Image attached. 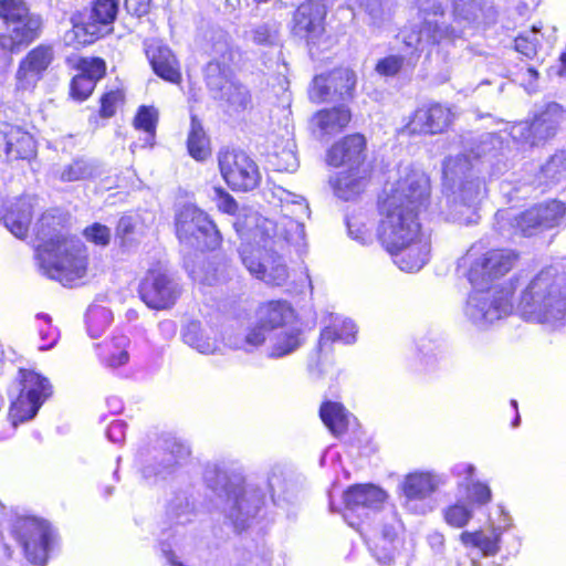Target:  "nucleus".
<instances>
[{
  "label": "nucleus",
  "instance_id": "obj_1",
  "mask_svg": "<svg viewBox=\"0 0 566 566\" xmlns=\"http://www.w3.org/2000/svg\"><path fill=\"white\" fill-rule=\"evenodd\" d=\"M384 193L378 239L401 271L417 272L428 262L431 249L430 237L418 221L429 199V178L421 170L405 167L396 181L386 185Z\"/></svg>",
  "mask_w": 566,
  "mask_h": 566
},
{
  "label": "nucleus",
  "instance_id": "obj_2",
  "mask_svg": "<svg viewBox=\"0 0 566 566\" xmlns=\"http://www.w3.org/2000/svg\"><path fill=\"white\" fill-rule=\"evenodd\" d=\"M418 8V21L406 25L399 33L405 46L413 52H422L443 41L460 39L464 28L490 22L495 17L492 6L481 0H453V20L455 25H448L443 18L441 0H413Z\"/></svg>",
  "mask_w": 566,
  "mask_h": 566
},
{
  "label": "nucleus",
  "instance_id": "obj_3",
  "mask_svg": "<svg viewBox=\"0 0 566 566\" xmlns=\"http://www.w3.org/2000/svg\"><path fill=\"white\" fill-rule=\"evenodd\" d=\"M61 217L44 213L35 224L36 253L44 274L63 285H74L86 273V252L82 242L67 238Z\"/></svg>",
  "mask_w": 566,
  "mask_h": 566
},
{
  "label": "nucleus",
  "instance_id": "obj_4",
  "mask_svg": "<svg viewBox=\"0 0 566 566\" xmlns=\"http://www.w3.org/2000/svg\"><path fill=\"white\" fill-rule=\"evenodd\" d=\"M517 311L528 322H562L566 317V275L552 266L539 271L522 291Z\"/></svg>",
  "mask_w": 566,
  "mask_h": 566
},
{
  "label": "nucleus",
  "instance_id": "obj_5",
  "mask_svg": "<svg viewBox=\"0 0 566 566\" xmlns=\"http://www.w3.org/2000/svg\"><path fill=\"white\" fill-rule=\"evenodd\" d=\"M473 165L467 155L449 157L443 164L447 189L443 213L454 222H474L475 206L482 195V181L472 174Z\"/></svg>",
  "mask_w": 566,
  "mask_h": 566
},
{
  "label": "nucleus",
  "instance_id": "obj_6",
  "mask_svg": "<svg viewBox=\"0 0 566 566\" xmlns=\"http://www.w3.org/2000/svg\"><path fill=\"white\" fill-rule=\"evenodd\" d=\"M265 197L271 203L281 207L280 221L258 218L254 237L269 239L273 244L284 241L298 248L303 247L305 243L303 219L310 216V208L305 199L281 186L269 188L265 191Z\"/></svg>",
  "mask_w": 566,
  "mask_h": 566
},
{
  "label": "nucleus",
  "instance_id": "obj_7",
  "mask_svg": "<svg viewBox=\"0 0 566 566\" xmlns=\"http://www.w3.org/2000/svg\"><path fill=\"white\" fill-rule=\"evenodd\" d=\"M212 50L216 57L206 67L207 85L226 114L240 115L252 107V95L245 85L229 77L235 52L226 38L216 42Z\"/></svg>",
  "mask_w": 566,
  "mask_h": 566
},
{
  "label": "nucleus",
  "instance_id": "obj_8",
  "mask_svg": "<svg viewBox=\"0 0 566 566\" xmlns=\"http://www.w3.org/2000/svg\"><path fill=\"white\" fill-rule=\"evenodd\" d=\"M42 20L32 13L24 0H0V45L13 52L34 41Z\"/></svg>",
  "mask_w": 566,
  "mask_h": 566
},
{
  "label": "nucleus",
  "instance_id": "obj_9",
  "mask_svg": "<svg viewBox=\"0 0 566 566\" xmlns=\"http://www.w3.org/2000/svg\"><path fill=\"white\" fill-rule=\"evenodd\" d=\"M565 206L557 200L535 205L518 216L513 217L511 211H499L495 216L497 230L503 237H513L517 233L531 237L535 233L557 227L564 220Z\"/></svg>",
  "mask_w": 566,
  "mask_h": 566
},
{
  "label": "nucleus",
  "instance_id": "obj_10",
  "mask_svg": "<svg viewBox=\"0 0 566 566\" xmlns=\"http://www.w3.org/2000/svg\"><path fill=\"white\" fill-rule=\"evenodd\" d=\"M517 261V254L512 250L494 249L478 254L472 247L460 259L459 269H465V274L472 286H486L491 281L505 275Z\"/></svg>",
  "mask_w": 566,
  "mask_h": 566
},
{
  "label": "nucleus",
  "instance_id": "obj_11",
  "mask_svg": "<svg viewBox=\"0 0 566 566\" xmlns=\"http://www.w3.org/2000/svg\"><path fill=\"white\" fill-rule=\"evenodd\" d=\"M464 308L465 316L475 325L485 327L507 316L513 310L509 290L473 286Z\"/></svg>",
  "mask_w": 566,
  "mask_h": 566
},
{
  "label": "nucleus",
  "instance_id": "obj_12",
  "mask_svg": "<svg viewBox=\"0 0 566 566\" xmlns=\"http://www.w3.org/2000/svg\"><path fill=\"white\" fill-rule=\"evenodd\" d=\"M176 232L181 243L197 250H213L221 242L216 224L206 212L191 205L184 206L178 212Z\"/></svg>",
  "mask_w": 566,
  "mask_h": 566
},
{
  "label": "nucleus",
  "instance_id": "obj_13",
  "mask_svg": "<svg viewBox=\"0 0 566 566\" xmlns=\"http://www.w3.org/2000/svg\"><path fill=\"white\" fill-rule=\"evenodd\" d=\"M263 245L242 244L240 255L242 263L251 275L271 285H282L289 277L287 266L283 258L274 251L269 239L261 238Z\"/></svg>",
  "mask_w": 566,
  "mask_h": 566
},
{
  "label": "nucleus",
  "instance_id": "obj_14",
  "mask_svg": "<svg viewBox=\"0 0 566 566\" xmlns=\"http://www.w3.org/2000/svg\"><path fill=\"white\" fill-rule=\"evenodd\" d=\"M227 502L224 513L235 530L242 531L255 517L264 503V494L251 483L241 479L231 481L226 488Z\"/></svg>",
  "mask_w": 566,
  "mask_h": 566
},
{
  "label": "nucleus",
  "instance_id": "obj_15",
  "mask_svg": "<svg viewBox=\"0 0 566 566\" xmlns=\"http://www.w3.org/2000/svg\"><path fill=\"white\" fill-rule=\"evenodd\" d=\"M218 161L224 181L233 190L250 191L259 186L261 180L259 167L245 153L221 150Z\"/></svg>",
  "mask_w": 566,
  "mask_h": 566
},
{
  "label": "nucleus",
  "instance_id": "obj_16",
  "mask_svg": "<svg viewBox=\"0 0 566 566\" xmlns=\"http://www.w3.org/2000/svg\"><path fill=\"white\" fill-rule=\"evenodd\" d=\"M179 283L163 266L148 270L139 284V294L144 303L155 310L168 308L180 296Z\"/></svg>",
  "mask_w": 566,
  "mask_h": 566
},
{
  "label": "nucleus",
  "instance_id": "obj_17",
  "mask_svg": "<svg viewBox=\"0 0 566 566\" xmlns=\"http://www.w3.org/2000/svg\"><path fill=\"white\" fill-rule=\"evenodd\" d=\"M14 532L27 559L32 564L44 565L52 537L50 526L34 517H24L18 520Z\"/></svg>",
  "mask_w": 566,
  "mask_h": 566
},
{
  "label": "nucleus",
  "instance_id": "obj_18",
  "mask_svg": "<svg viewBox=\"0 0 566 566\" xmlns=\"http://www.w3.org/2000/svg\"><path fill=\"white\" fill-rule=\"evenodd\" d=\"M566 123V109L557 104L549 103L531 124L521 123L512 130L514 138H520L531 145L552 138Z\"/></svg>",
  "mask_w": 566,
  "mask_h": 566
},
{
  "label": "nucleus",
  "instance_id": "obj_19",
  "mask_svg": "<svg viewBox=\"0 0 566 566\" xmlns=\"http://www.w3.org/2000/svg\"><path fill=\"white\" fill-rule=\"evenodd\" d=\"M356 75L349 69H336L314 77L310 97L317 103L346 101L353 97Z\"/></svg>",
  "mask_w": 566,
  "mask_h": 566
},
{
  "label": "nucleus",
  "instance_id": "obj_20",
  "mask_svg": "<svg viewBox=\"0 0 566 566\" xmlns=\"http://www.w3.org/2000/svg\"><path fill=\"white\" fill-rule=\"evenodd\" d=\"M119 0H95L88 20L83 25H74L66 40L77 38L80 44L92 43L112 31L118 12Z\"/></svg>",
  "mask_w": 566,
  "mask_h": 566
},
{
  "label": "nucleus",
  "instance_id": "obj_21",
  "mask_svg": "<svg viewBox=\"0 0 566 566\" xmlns=\"http://www.w3.org/2000/svg\"><path fill=\"white\" fill-rule=\"evenodd\" d=\"M386 499V492L378 486L373 484L354 485L344 493V517L354 527L356 524L350 521L353 515L361 521L368 520L382 509Z\"/></svg>",
  "mask_w": 566,
  "mask_h": 566
},
{
  "label": "nucleus",
  "instance_id": "obj_22",
  "mask_svg": "<svg viewBox=\"0 0 566 566\" xmlns=\"http://www.w3.org/2000/svg\"><path fill=\"white\" fill-rule=\"evenodd\" d=\"M451 109L442 104L433 103L417 108L403 127V133L413 135H434L444 132L452 123Z\"/></svg>",
  "mask_w": 566,
  "mask_h": 566
},
{
  "label": "nucleus",
  "instance_id": "obj_23",
  "mask_svg": "<svg viewBox=\"0 0 566 566\" xmlns=\"http://www.w3.org/2000/svg\"><path fill=\"white\" fill-rule=\"evenodd\" d=\"M54 57L50 45H38L32 49L19 63L15 73V87L18 91L33 90L43 77Z\"/></svg>",
  "mask_w": 566,
  "mask_h": 566
},
{
  "label": "nucleus",
  "instance_id": "obj_24",
  "mask_svg": "<svg viewBox=\"0 0 566 566\" xmlns=\"http://www.w3.org/2000/svg\"><path fill=\"white\" fill-rule=\"evenodd\" d=\"M326 8L322 0H307L300 4L293 15L294 35L315 43L324 33Z\"/></svg>",
  "mask_w": 566,
  "mask_h": 566
},
{
  "label": "nucleus",
  "instance_id": "obj_25",
  "mask_svg": "<svg viewBox=\"0 0 566 566\" xmlns=\"http://www.w3.org/2000/svg\"><path fill=\"white\" fill-rule=\"evenodd\" d=\"M189 454L184 443L176 439L166 440L163 450L154 457V462L144 467L143 475L147 480L166 479Z\"/></svg>",
  "mask_w": 566,
  "mask_h": 566
},
{
  "label": "nucleus",
  "instance_id": "obj_26",
  "mask_svg": "<svg viewBox=\"0 0 566 566\" xmlns=\"http://www.w3.org/2000/svg\"><path fill=\"white\" fill-rule=\"evenodd\" d=\"M0 153L10 160L32 159L36 154L33 137L20 127L2 124L0 126Z\"/></svg>",
  "mask_w": 566,
  "mask_h": 566
},
{
  "label": "nucleus",
  "instance_id": "obj_27",
  "mask_svg": "<svg viewBox=\"0 0 566 566\" xmlns=\"http://www.w3.org/2000/svg\"><path fill=\"white\" fill-rule=\"evenodd\" d=\"M366 140L359 134L348 135L332 146L327 154V163L332 166H347L348 169L363 170Z\"/></svg>",
  "mask_w": 566,
  "mask_h": 566
},
{
  "label": "nucleus",
  "instance_id": "obj_28",
  "mask_svg": "<svg viewBox=\"0 0 566 566\" xmlns=\"http://www.w3.org/2000/svg\"><path fill=\"white\" fill-rule=\"evenodd\" d=\"M350 112L344 106L322 109L313 115L311 127L318 138L331 137L340 133L350 122Z\"/></svg>",
  "mask_w": 566,
  "mask_h": 566
},
{
  "label": "nucleus",
  "instance_id": "obj_29",
  "mask_svg": "<svg viewBox=\"0 0 566 566\" xmlns=\"http://www.w3.org/2000/svg\"><path fill=\"white\" fill-rule=\"evenodd\" d=\"M146 55L158 76L171 83L180 81L178 61L168 46L159 42H151L147 44Z\"/></svg>",
  "mask_w": 566,
  "mask_h": 566
},
{
  "label": "nucleus",
  "instance_id": "obj_30",
  "mask_svg": "<svg viewBox=\"0 0 566 566\" xmlns=\"http://www.w3.org/2000/svg\"><path fill=\"white\" fill-rule=\"evenodd\" d=\"M51 395L52 386L48 378L32 370H24L22 373V389L14 410L18 411L24 402L30 403V400H39L43 405Z\"/></svg>",
  "mask_w": 566,
  "mask_h": 566
},
{
  "label": "nucleus",
  "instance_id": "obj_31",
  "mask_svg": "<svg viewBox=\"0 0 566 566\" xmlns=\"http://www.w3.org/2000/svg\"><path fill=\"white\" fill-rule=\"evenodd\" d=\"M368 182V172L366 169H348L342 171L332 181L335 195L343 200L355 199L361 193Z\"/></svg>",
  "mask_w": 566,
  "mask_h": 566
},
{
  "label": "nucleus",
  "instance_id": "obj_32",
  "mask_svg": "<svg viewBox=\"0 0 566 566\" xmlns=\"http://www.w3.org/2000/svg\"><path fill=\"white\" fill-rule=\"evenodd\" d=\"M184 342L200 354L211 355L220 350V344L211 328H203L199 322H190L182 333Z\"/></svg>",
  "mask_w": 566,
  "mask_h": 566
},
{
  "label": "nucleus",
  "instance_id": "obj_33",
  "mask_svg": "<svg viewBox=\"0 0 566 566\" xmlns=\"http://www.w3.org/2000/svg\"><path fill=\"white\" fill-rule=\"evenodd\" d=\"M438 479L430 473H411L406 476L402 491L406 496V505L411 507L415 501L427 499L438 486Z\"/></svg>",
  "mask_w": 566,
  "mask_h": 566
},
{
  "label": "nucleus",
  "instance_id": "obj_34",
  "mask_svg": "<svg viewBox=\"0 0 566 566\" xmlns=\"http://www.w3.org/2000/svg\"><path fill=\"white\" fill-rule=\"evenodd\" d=\"M293 317V310L285 302L273 301L262 305L258 321L272 334L286 329L285 325Z\"/></svg>",
  "mask_w": 566,
  "mask_h": 566
},
{
  "label": "nucleus",
  "instance_id": "obj_35",
  "mask_svg": "<svg viewBox=\"0 0 566 566\" xmlns=\"http://www.w3.org/2000/svg\"><path fill=\"white\" fill-rule=\"evenodd\" d=\"M32 208L31 198H21L4 216V226L14 237L22 239L27 235L31 223Z\"/></svg>",
  "mask_w": 566,
  "mask_h": 566
},
{
  "label": "nucleus",
  "instance_id": "obj_36",
  "mask_svg": "<svg viewBox=\"0 0 566 566\" xmlns=\"http://www.w3.org/2000/svg\"><path fill=\"white\" fill-rule=\"evenodd\" d=\"M271 333L258 321L255 324L245 328L243 334L230 335L227 338V345L235 350L252 353L270 340Z\"/></svg>",
  "mask_w": 566,
  "mask_h": 566
},
{
  "label": "nucleus",
  "instance_id": "obj_37",
  "mask_svg": "<svg viewBox=\"0 0 566 566\" xmlns=\"http://www.w3.org/2000/svg\"><path fill=\"white\" fill-rule=\"evenodd\" d=\"M302 345L301 332L297 328L289 327L272 333L268 346V357L281 358L292 354Z\"/></svg>",
  "mask_w": 566,
  "mask_h": 566
},
{
  "label": "nucleus",
  "instance_id": "obj_38",
  "mask_svg": "<svg viewBox=\"0 0 566 566\" xmlns=\"http://www.w3.org/2000/svg\"><path fill=\"white\" fill-rule=\"evenodd\" d=\"M356 326L350 319H342L338 316L332 319L331 325L326 326L319 337V349L322 350L329 343L340 340L345 344L355 342Z\"/></svg>",
  "mask_w": 566,
  "mask_h": 566
},
{
  "label": "nucleus",
  "instance_id": "obj_39",
  "mask_svg": "<svg viewBox=\"0 0 566 566\" xmlns=\"http://www.w3.org/2000/svg\"><path fill=\"white\" fill-rule=\"evenodd\" d=\"M128 345L129 339L125 335L114 336L111 340H106L98 345V355L104 364L108 367L116 368L128 361Z\"/></svg>",
  "mask_w": 566,
  "mask_h": 566
},
{
  "label": "nucleus",
  "instance_id": "obj_40",
  "mask_svg": "<svg viewBox=\"0 0 566 566\" xmlns=\"http://www.w3.org/2000/svg\"><path fill=\"white\" fill-rule=\"evenodd\" d=\"M500 536L501 533L499 532V530L492 528L489 532H463L460 535V538L463 545L479 548L482 552L483 556H493L500 549Z\"/></svg>",
  "mask_w": 566,
  "mask_h": 566
},
{
  "label": "nucleus",
  "instance_id": "obj_41",
  "mask_svg": "<svg viewBox=\"0 0 566 566\" xmlns=\"http://www.w3.org/2000/svg\"><path fill=\"white\" fill-rule=\"evenodd\" d=\"M397 532L392 525H384L379 535L373 539L371 552L377 562L382 566H389L395 558V546Z\"/></svg>",
  "mask_w": 566,
  "mask_h": 566
},
{
  "label": "nucleus",
  "instance_id": "obj_42",
  "mask_svg": "<svg viewBox=\"0 0 566 566\" xmlns=\"http://www.w3.org/2000/svg\"><path fill=\"white\" fill-rule=\"evenodd\" d=\"M319 416L324 424L334 436L343 434L349 422V413L338 402H325L322 405Z\"/></svg>",
  "mask_w": 566,
  "mask_h": 566
},
{
  "label": "nucleus",
  "instance_id": "obj_43",
  "mask_svg": "<svg viewBox=\"0 0 566 566\" xmlns=\"http://www.w3.org/2000/svg\"><path fill=\"white\" fill-rule=\"evenodd\" d=\"M270 164L279 171H295L297 169L295 143L289 135L281 145H274V149L270 154Z\"/></svg>",
  "mask_w": 566,
  "mask_h": 566
},
{
  "label": "nucleus",
  "instance_id": "obj_44",
  "mask_svg": "<svg viewBox=\"0 0 566 566\" xmlns=\"http://www.w3.org/2000/svg\"><path fill=\"white\" fill-rule=\"evenodd\" d=\"M188 150L196 160H205L211 154L209 139L206 136L201 123L196 118H191V127L188 135Z\"/></svg>",
  "mask_w": 566,
  "mask_h": 566
},
{
  "label": "nucleus",
  "instance_id": "obj_45",
  "mask_svg": "<svg viewBox=\"0 0 566 566\" xmlns=\"http://www.w3.org/2000/svg\"><path fill=\"white\" fill-rule=\"evenodd\" d=\"M112 313L108 308L94 305L87 310L86 326L87 333L92 338L101 336L112 322Z\"/></svg>",
  "mask_w": 566,
  "mask_h": 566
},
{
  "label": "nucleus",
  "instance_id": "obj_46",
  "mask_svg": "<svg viewBox=\"0 0 566 566\" xmlns=\"http://www.w3.org/2000/svg\"><path fill=\"white\" fill-rule=\"evenodd\" d=\"M541 27L533 25L532 29L518 34L514 41L515 50L527 59H534L541 46Z\"/></svg>",
  "mask_w": 566,
  "mask_h": 566
},
{
  "label": "nucleus",
  "instance_id": "obj_47",
  "mask_svg": "<svg viewBox=\"0 0 566 566\" xmlns=\"http://www.w3.org/2000/svg\"><path fill=\"white\" fill-rule=\"evenodd\" d=\"M97 166L85 158H77L70 165L65 166L60 174L62 181H77L91 178L95 175Z\"/></svg>",
  "mask_w": 566,
  "mask_h": 566
},
{
  "label": "nucleus",
  "instance_id": "obj_48",
  "mask_svg": "<svg viewBox=\"0 0 566 566\" xmlns=\"http://www.w3.org/2000/svg\"><path fill=\"white\" fill-rule=\"evenodd\" d=\"M158 112L151 106H142L135 117V127L146 133L145 145L153 146Z\"/></svg>",
  "mask_w": 566,
  "mask_h": 566
},
{
  "label": "nucleus",
  "instance_id": "obj_49",
  "mask_svg": "<svg viewBox=\"0 0 566 566\" xmlns=\"http://www.w3.org/2000/svg\"><path fill=\"white\" fill-rule=\"evenodd\" d=\"M248 38L256 45H275L279 42V27L276 23H261L250 30Z\"/></svg>",
  "mask_w": 566,
  "mask_h": 566
},
{
  "label": "nucleus",
  "instance_id": "obj_50",
  "mask_svg": "<svg viewBox=\"0 0 566 566\" xmlns=\"http://www.w3.org/2000/svg\"><path fill=\"white\" fill-rule=\"evenodd\" d=\"M349 235L361 244H368L373 241V223L366 222L364 216H352L347 219Z\"/></svg>",
  "mask_w": 566,
  "mask_h": 566
},
{
  "label": "nucleus",
  "instance_id": "obj_51",
  "mask_svg": "<svg viewBox=\"0 0 566 566\" xmlns=\"http://www.w3.org/2000/svg\"><path fill=\"white\" fill-rule=\"evenodd\" d=\"M168 515L176 524H187L192 521L195 512L187 497H177L168 506Z\"/></svg>",
  "mask_w": 566,
  "mask_h": 566
},
{
  "label": "nucleus",
  "instance_id": "obj_52",
  "mask_svg": "<svg viewBox=\"0 0 566 566\" xmlns=\"http://www.w3.org/2000/svg\"><path fill=\"white\" fill-rule=\"evenodd\" d=\"M18 403V399L15 401L12 402L11 405V408H10V418H11V422H12V427H17V424L19 422H24V421H28V420H31L32 418L35 417V415L38 413L40 407L42 406L41 405V401L39 400H30V403L29 402H24L22 403L17 410L15 409V406Z\"/></svg>",
  "mask_w": 566,
  "mask_h": 566
},
{
  "label": "nucleus",
  "instance_id": "obj_53",
  "mask_svg": "<svg viewBox=\"0 0 566 566\" xmlns=\"http://www.w3.org/2000/svg\"><path fill=\"white\" fill-rule=\"evenodd\" d=\"M80 74L87 76L96 83L105 74V62L99 57H83L78 61Z\"/></svg>",
  "mask_w": 566,
  "mask_h": 566
},
{
  "label": "nucleus",
  "instance_id": "obj_54",
  "mask_svg": "<svg viewBox=\"0 0 566 566\" xmlns=\"http://www.w3.org/2000/svg\"><path fill=\"white\" fill-rule=\"evenodd\" d=\"M444 520L452 527H463L472 517V511L463 504H454L444 510Z\"/></svg>",
  "mask_w": 566,
  "mask_h": 566
},
{
  "label": "nucleus",
  "instance_id": "obj_55",
  "mask_svg": "<svg viewBox=\"0 0 566 566\" xmlns=\"http://www.w3.org/2000/svg\"><path fill=\"white\" fill-rule=\"evenodd\" d=\"M95 84L92 78L78 73L71 82V96L76 101H84L92 94Z\"/></svg>",
  "mask_w": 566,
  "mask_h": 566
},
{
  "label": "nucleus",
  "instance_id": "obj_56",
  "mask_svg": "<svg viewBox=\"0 0 566 566\" xmlns=\"http://www.w3.org/2000/svg\"><path fill=\"white\" fill-rule=\"evenodd\" d=\"M360 7L370 17L371 23L379 25L388 17L387 0H359Z\"/></svg>",
  "mask_w": 566,
  "mask_h": 566
},
{
  "label": "nucleus",
  "instance_id": "obj_57",
  "mask_svg": "<svg viewBox=\"0 0 566 566\" xmlns=\"http://www.w3.org/2000/svg\"><path fill=\"white\" fill-rule=\"evenodd\" d=\"M464 488L471 502L483 505L491 501V490L486 484L472 480Z\"/></svg>",
  "mask_w": 566,
  "mask_h": 566
},
{
  "label": "nucleus",
  "instance_id": "obj_58",
  "mask_svg": "<svg viewBox=\"0 0 566 566\" xmlns=\"http://www.w3.org/2000/svg\"><path fill=\"white\" fill-rule=\"evenodd\" d=\"M542 172L549 179H556L559 175L566 172V154L559 153L552 156L542 167Z\"/></svg>",
  "mask_w": 566,
  "mask_h": 566
},
{
  "label": "nucleus",
  "instance_id": "obj_59",
  "mask_svg": "<svg viewBox=\"0 0 566 566\" xmlns=\"http://www.w3.org/2000/svg\"><path fill=\"white\" fill-rule=\"evenodd\" d=\"M38 319H43L46 324L45 328L40 329L41 344L39 345L40 350L51 349L57 340V331L50 326L51 318L46 314H38Z\"/></svg>",
  "mask_w": 566,
  "mask_h": 566
},
{
  "label": "nucleus",
  "instance_id": "obj_60",
  "mask_svg": "<svg viewBox=\"0 0 566 566\" xmlns=\"http://www.w3.org/2000/svg\"><path fill=\"white\" fill-rule=\"evenodd\" d=\"M123 94L120 91H111L101 98V115L111 117L115 114L117 105L122 102Z\"/></svg>",
  "mask_w": 566,
  "mask_h": 566
},
{
  "label": "nucleus",
  "instance_id": "obj_61",
  "mask_svg": "<svg viewBox=\"0 0 566 566\" xmlns=\"http://www.w3.org/2000/svg\"><path fill=\"white\" fill-rule=\"evenodd\" d=\"M402 63V57L398 55H390L377 63L376 71L381 75L391 76L400 71Z\"/></svg>",
  "mask_w": 566,
  "mask_h": 566
},
{
  "label": "nucleus",
  "instance_id": "obj_62",
  "mask_svg": "<svg viewBox=\"0 0 566 566\" xmlns=\"http://www.w3.org/2000/svg\"><path fill=\"white\" fill-rule=\"evenodd\" d=\"M84 234L87 240L99 245H106L111 239V230L106 226H102L99 223H95L92 227L86 228Z\"/></svg>",
  "mask_w": 566,
  "mask_h": 566
},
{
  "label": "nucleus",
  "instance_id": "obj_63",
  "mask_svg": "<svg viewBox=\"0 0 566 566\" xmlns=\"http://www.w3.org/2000/svg\"><path fill=\"white\" fill-rule=\"evenodd\" d=\"M268 488L273 500L276 494L280 496L284 488V478L281 469L275 468L270 472L268 476Z\"/></svg>",
  "mask_w": 566,
  "mask_h": 566
},
{
  "label": "nucleus",
  "instance_id": "obj_64",
  "mask_svg": "<svg viewBox=\"0 0 566 566\" xmlns=\"http://www.w3.org/2000/svg\"><path fill=\"white\" fill-rule=\"evenodd\" d=\"M216 193L218 195V208L226 213L233 214L238 209L235 200L223 190L217 188Z\"/></svg>",
  "mask_w": 566,
  "mask_h": 566
}]
</instances>
